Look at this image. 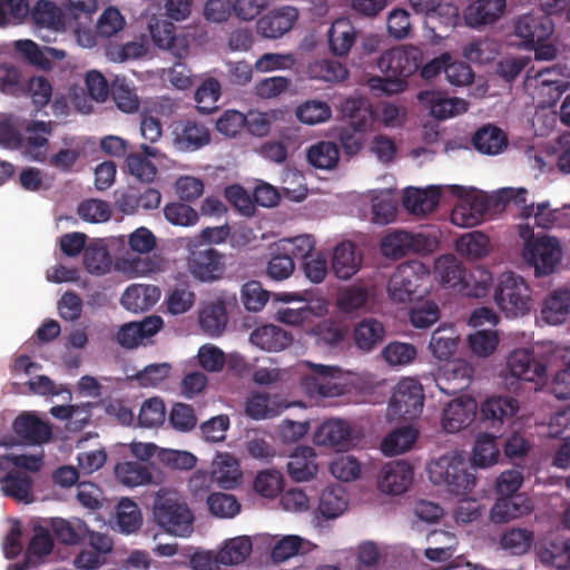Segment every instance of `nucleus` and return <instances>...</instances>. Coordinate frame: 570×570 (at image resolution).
Wrapping results in <instances>:
<instances>
[{
    "mask_svg": "<svg viewBox=\"0 0 570 570\" xmlns=\"http://www.w3.org/2000/svg\"><path fill=\"white\" fill-rule=\"evenodd\" d=\"M489 209L485 198L473 196L462 199L451 213V222L460 227H473L479 225Z\"/></svg>",
    "mask_w": 570,
    "mask_h": 570,
    "instance_id": "nucleus-27",
    "label": "nucleus"
},
{
    "mask_svg": "<svg viewBox=\"0 0 570 570\" xmlns=\"http://www.w3.org/2000/svg\"><path fill=\"white\" fill-rule=\"evenodd\" d=\"M31 20L39 28L53 31L65 29V18L61 9L49 0H39L30 11Z\"/></svg>",
    "mask_w": 570,
    "mask_h": 570,
    "instance_id": "nucleus-43",
    "label": "nucleus"
},
{
    "mask_svg": "<svg viewBox=\"0 0 570 570\" xmlns=\"http://www.w3.org/2000/svg\"><path fill=\"white\" fill-rule=\"evenodd\" d=\"M426 26L431 28L434 36L439 39L448 37V33H436V29L443 32L452 30L459 22V8L452 3H440L433 11L426 16Z\"/></svg>",
    "mask_w": 570,
    "mask_h": 570,
    "instance_id": "nucleus-47",
    "label": "nucleus"
},
{
    "mask_svg": "<svg viewBox=\"0 0 570 570\" xmlns=\"http://www.w3.org/2000/svg\"><path fill=\"white\" fill-rule=\"evenodd\" d=\"M160 289L155 285L132 284L121 296V305L130 312L150 309L159 299Z\"/></svg>",
    "mask_w": 570,
    "mask_h": 570,
    "instance_id": "nucleus-31",
    "label": "nucleus"
},
{
    "mask_svg": "<svg viewBox=\"0 0 570 570\" xmlns=\"http://www.w3.org/2000/svg\"><path fill=\"white\" fill-rule=\"evenodd\" d=\"M471 144L481 154L498 155L508 146V137L502 129L489 124L474 132Z\"/></svg>",
    "mask_w": 570,
    "mask_h": 570,
    "instance_id": "nucleus-35",
    "label": "nucleus"
},
{
    "mask_svg": "<svg viewBox=\"0 0 570 570\" xmlns=\"http://www.w3.org/2000/svg\"><path fill=\"white\" fill-rule=\"evenodd\" d=\"M500 452L495 443V438L491 434H480L473 448L472 465L488 468L497 463Z\"/></svg>",
    "mask_w": 570,
    "mask_h": 570,
    "instance_id": "nucleus-57",
    "label": "nucleus"
},
{
    "mask_svg": "<svg viewBox=\"0 0 570 570\" xmlns=\"http://www.w3.org/2000/svg\"><path fill=\"white\" fill-rule=\"evenodd\" d=\"M570 312V289L558 288L550 293L543 302L542 318L551 325L566 321Z\"/></svg>",
    "mask_w": 570,
    "mask_h": 570,
    "instance_id": "nucleus-39",
    "label": "nucleus"
},
{
    "mask_svg": "<svg viewBox=\"0 0 570 570\" xmlns=\"http://www.w3.org/2000/svg\"><path fill=\"white\" fill-rule=\"evenodd\" d=\"M13 432L28 444H41L51 438L50 426L32 414H20L12 423Z\"/></svg>",
    "mask_w": 570,
    "mask_h": 570,
    "instance_id": "nucleus-29",
    "label": "nucleus"
},
{
    "mask_svg": "<svg viewBox=\"0 0 570 570\" xmlns=\"http://www.w3.org/2000/svg\"><path fill=\"white\" fill-rule=\"evenodd\" d=\"M476 403L473 399H456L448 403L442 414V426L449 433H455L468 426L474 419Z\"/></svg>",
    "mask_w": 570,
    "mask_h": 570,
    "instance_id": "nucleus-22",
    "label": "nucleus"
},
{
    "mask_svg": "<svg viewBox=\"0 0 570 570\" xmlns=\"http://www.w3.org/2000/svg\"><path fill=\"white\" fill-rule=\"evenodd\" d=\"M303 365L309 372L302 375L301 387L309 397H333L344 393V384L336 381L342 375L338 366L314 364L308 361Z\"/></svg>",
    "mask_w": 570,
    "mask_h": 570,
    "instance_id": "nucleus-9",
    "label": "nucleus"
},
{
    "mask_svg": "<svg viewBox=\"0 0 570 570\" xmlns=\"http://www.w3.org/2000/svg\"><path fill=\"white\" fill-rule=\"evenodd\" d=\"M370 293L363 285H350L337 293V306L344 313H352L363 308L368 301Z\"/></svg>",
    "mask_w": 570,
    "mask_h": 570,
    "instance_id": "nucleus-60",
    "label": "nucleus"
},
{
    "mask_svg": "<svg viewBox=\"0 0 570 570\" xmlns=\"http://www.w3.org/2000/svg\"><path fill=\"white\" fill-rule=\"evenodd\" d=\"M459 336L452 325L439 326L431 335L429 350L439 361H449L456 352Z\"/></svg>",
    "mask_w": 570,
    "mask_h": 570,
    "instance_id": "nucleus-40",
    "label": "nucleus"
},
{
    "mask_svg": "<svg viewBox=\"0 0 570 570\" xmlns=\"http://www.w3.org/2000/svg\"><path fill=\"white\" fill-rule=\"evenodd\" d=\"M494 301L507 316H523L531 308V289L522 276L505 272L498 279Z\"/></svg>",
    "mask_w": 570,
    "mask_h": 570,
    "instance_id": "nucleus-7",
    "label": "nucleus"
},
{
    "mask_svg": "<svg viewBox=\"0 0 570 570\" xmlns=\"http://www.w3.org/2000/svg\"><path fill=\"white\" fill-rule=\"evenodd\" d=\"M492 284V274L482 267L466 272L456 291L462 296L480 298L488 295Z\"/></svg>",
    "mask_w": 570,
    "mask_h": 570,
    "instance_id": "nucleus-44",
    "label": "nucleus"
},
{
    "mask_svg": "<svg viewBox=\"0 0 570 570\" xmlns=\"http://www.w3.org/2000/svg\"><path fill=\"white\" fill-rule=\"evenodd\" d=\"M347 507V494L342 485L335 484L325 488L318 499V512L325 519L340 517Z\"/></svg>",
    "mask_w": 570,
    "mask_h": 570,
    "instance_id": "nucleus-46",
    "label": "nucleus"
},
{
    "mask_svg": "<svg viewBox=\"0 0 570 570\" xmlns=\"http://www.w3.org/2000/svg\"><path fill=\"white\" fill-rule=\"evenodd\" d=\"M309 334L316 338L318 345L336 346L345 337V330L331 320H324L313 326Z\"/></svg>",
    "mask_w": 570,
    "mask_h": 570,
    "instance_id": "nucleus-63",
    "label": "nucleus"
},
{
    "mask_svg": "<svg viewBox=\"0 0 570 570\" xmlns=\"http://www.w3.org/2000/svg\"><path fill=\"white\" fill-rule=\"evenodd\" d=\"M384 361L391 366H405L411 364L416 355V347L411 343L391 342L381 352Z\"/></svg>",
    "mask_w": 570,
    "mask_h": 570,
    "instance_id": "nucleus-62",
    "label": "nucleus"
},
{
    "mask_svg": "<svg viewBox=\"0 0 570 570\" xmlns=\"http://www.w3.org/2000/svg\"><path fill=\"white\" fill-rule=\"evenodd\" d=\"M429 540L434 547H429L424 556L431 561H445L452 558L458 541L453 533L444 530H434L430 533Z\"/></svg>",
    "mask_w": 570,
    "mask_h": 570,
    "instance_id": "nucleus-50",
    "label": "nucleus"
},
{
    "mask_svg": "<svg viewBox=\"0 0 570 570\" xmlns=\"http://www.w3.org/2000/svg\"><path fill=\"white\" fill-rule=\"evenodd\" d=\"M222 86L215 78L205 79L195 92L197 109L204 115L212 114L217 109V101L220 98Z\"/></svg>",
    "mask_w": 570,
    "mask_h": 570,
    "instance_id": "nucleus-58",
    "label": "nucleus"
},
{
    "mask_svg": "<svg viewBox=\"0 0 570 570\" xmlns=\"http://www.w3.org/2000/svg\"><path fill=\"white\" fill-rule=\"evenodd\" d=\"M520 236L527 238L523 257L534 267L535 275H549L554 272L562 258V247L557 237L534 235L529 225H520Z\"/></svg>",
    "mask_w": 570,
    "mask_h": 570,
    "instance_id": "nucleus-6",
    "label": "nucleus"
},
{
    "mask_svg": "<svg viewBox=\"0 0 570 570\" xmlns=\"http://www.w3.org/2000/svg\"><path fill=\"white\" fill-rule=\"evenodd\" d=\"M474 368L466 361L458 358L448 362L438 373L435 384L446 395H455L469 387Z\"/></svg>",
    "mask_w": 570,
    "mask_h": 570,
    "instance_id": "nucleus-18",
    "label": "nucleus"
},
{
    "mask_svg": "<svg viewBox=\"0 0 570 570\" xmlns=\"http://www.w3.org/2000/svg\"><path fill=\"white\" fill-rule=\"evenodd\" d=\"M116 478L129 488L147 484L153 475L147 465L138 461L120 462L115 468Z\"/></svg>",
    "mask_w": 570,
    "mask_h": 570,
    "instance_id": "nucleus-51",
    "label": "nucleus"
},
{
    "mask_svg": "<svg viewBox=\"0 0 570 570\" xmlns=\"http://www.w3.org/2000/svg\"><path fill=\"white\" fill-rule=\"evenodd\" d=\"M422 65V53L415 47H395L384 51L377 59V68L384 77L371 79L372 88L392 95L406 88V78L419 70Z\"/></svg>",
    "mask_w": 570,
    "mask_h": 570,
    "instance_id": "nucleus-1",
    "label": "nucleus"
},
{
    "mask_svg": "<svg viewBox=\"0 0 570 570\" xmlns=\"http://www.w3.org/2000/svg\"><path fill=\"white\" fill-rule=\"evenodd\" d=\"M413 468L404 460L391 461L382 466L377 476V488L382 493L400 495L412 484Z\"/></svg>",
    "mask_w": 570,
    "mask_h": 570,
    "instance_id": "nucleus-16",
    "label": "nucleus"
},
{
    "mask_svg": "<svg viewBox=\"0 0 570 570\" xmlns=\"http://www.w3.org/2000/svg\"><path fill=\"white\" fill-rule=\"evenodd\" d=\"M327 36L331 52L344 57L355 43L357 31L347 18H340L332 23Z\"/></svg>",
    "mask_w": 570,
    "mask_h": 570,
    "instance_id": "nucleus-33",
    "label": "nucleus"
},
{
    "mask_svg": "<svg viewBox=\"0 0 570 570\" xmlns=\"http://www.w3.org/2000/svg\"><path fill=\"white\" fill-rule=\"evenodd\" d=\"M519 411V401L509 395L493 396L481 405L482 417L491 421L492 426L512 419Z\"/></svg>",
    "mask_w": 570,
    "mask_h": 570,
    "instance_id": "nucleus-37",
    "label": "nucleus"
},
{
    "mask_svg": "<svg viewBox=\"0 0 570 570\" xmlns=\"http://www.w3.org/2000/svg\"><path fill=\"white\" fill-rule=\"evenodd\" d=\"M0 91L8 96H19L26 91L22 73L12 63H0Z\"/></svg>",
    "mask_w": 570,
    "mask_h": 570,
    "instance_id": "nucleus-64",
    "label": "nucleus"
},
{
    "mask_svg": "<svg viewBox=\"0 0 570 570\" xmlns=\"http://www.w3.org/2000/svg\"><path fill=\"white\" fill-rule=\"evenodd\" d=\"M142 522L141 512L137 503L124 498L117 505V528L120 532L130 534L136 532Z\"/></svg>",
    "mask_w": 570,
    "mask_h": 570,
    "instance_id": "nucleus-55",
    "label": "nucleus"
},
{
    "mask_svg": "<svg viewBox=\"0 0 570 570\" xmlns=\"http://www.w3.org/2000/svg\"><path fill=\"white\" fill-rule=\"evenodd\" d=\"M240 479L238 462L230 455H220L213 464L210 476L204 472L197 471L189 480L191 489L207 487L210 481H215L223 489L235 488Z\"/></svg>",
    "mask_w": 570,
    "mask_h": 570,
    "instance_id": "nucleus-12",
    "label": "nucleus"
},
{
    "mask_svg": "<svg viewBox=\"0 0 570 570\" xmlns=\"http://www.w3.org/2000/svg\"><path fill=\"white\" fill-rule=\"evenodd\" d=\"M543 563L558 569L570 567V540H552L547 542L539 551Z\"/></svg>",
    "mask_w": 570,
    "mask_h": 570,
    "instance_id": "nucleus-53",
    "label": "nucleus"
},
{
    "mask_svg": "<svg viewBox=\"0 0 570 570\" xmlns=\"http://www.w3.org/2000/svg\"><path fill=\"white\" fill-rule=\"evenodd\" d=\"M153 514L155 522L169 534L187 537L193 532L194 514L175 491L160 489L156 493Z\"/></svg>",
    "mask_w": 570,
    "mask_h": 570,
    "instance_id": "nucleus-4",
    "label": "nucleus"
},
{
    "mask_svg": "<svg viewBox=\"0 0 570 570\" xmlns=\"http://www.w3.org/2000/svg\"><path fill=\"white\" fill-rule=\"evenodd\" d=\"M474 466L456 452L444 454L428 466L431 482L445 485L455 495L465 494L474 487Z\"/></svg>",
    "mask_w": 570,
    "mask_h": 570,
    "instance_id": "nucleus-3",
    "label": "nucleus"
},
{
    "mask_svg": "<svg viewBox=\"0 0 570 570\" xmlns=\"http://www.w3.org/2000/svg\"><path fill=\"white\" fill-rule=\"evenodd\" d=\"M308 163L320 169H332L340 160V150L333 141H318L307 149Z\"/></svg>",
    "mask_w": 570,
    "mask_h": 570,
    "instance_id": "nucleus-52",
    "label": "nucleus"
},
{
    "mask_svg": "<svg viewBox=\"0 0 570 570\" xmlns=\"http://www.w3.org/2000/svg\"><path fill=\"white\" fill-rule=\"evenodd\" d=\"M466 271L462 263L452 254L442 255L434 263L436 279L443 286L454 291H456Z\"/></svg>",
    "mask_w": 570,
    "mask_h": 570,
    "instance_id": "nucleus-45",
    "label": "nucleus"
},
{
    "mask_svg": "<svg viewBox=\"0 0 570 570\" xmlns=\"http://www.w3.org/2000/svg\"><path fill=\"white\" fill-rule=\"evenodd\" d=\"M419 438L413 426H401L391 431L382 441L381 449L386 455H396L410 450Z\"/></svg>",
    "mask_w": 570,
    "mask_h": 570,
    "instance_id": "nucleus-48",
    "label": "nucleus"
},
{
    "mask_svg": "<svg viewBox=\"0 0 570 570\" xmlns=\"http://www.w3.org/2000/svg\"><path fill=\"white\" fill-rule=\"evenodd\" d=\"M306 75L313 80L325 82H341L347 79L346 66L333 59H318L311 61L306 67Z\"/></svg>",
    "mask_w": 570,
    "mask_h": 570,
    "instance_id": "nucleus-42",
    "label": "nucleus"
},
{
    "mask_svg": "<svg viewBox=\"0 0 570 570\" xmlns=\"http://www.w3.org/2000/svg\"><path fill=\"white\" fill-rule=\"evenodd\" d=\"M439 247V238L426 233L395 230L385 235L381 242L383 256L399 259L403 256L415 254H430Z\"/></svg>",
    "mask_w": 570,
    "mask_h": 570,
    "instance_id": "nucleus-8",
    "label": "nucleus"
},
{
    "mask_svg": "<svg viewBox=\"0 0 570 570\" xmlns=\"http://www.w3.org/2000/svg\"><path fill=\"white\" fill-rule=\"evenodd\" d=\"M173 144L179 151H196L210 144L209 128L196 120L184 119L173 126Z\"/></svg>",
    "mask_w": 570,
    "mask_h": 570,
    "instance_id": "nucleus-14",
    "label": "nucleus"
},
{
    "mask_svg": "<svg viewBox=\"0 0 570 570\" xmlns=\"http://www.w3.org/2000/svg\"><path fill=\"white\" fill-rule=\"evenodd\" d=\"M505 7V0H475L465 9V22L473 28L491 24L500 19Z\"/></svg>",
    "mask_w": 570,
    "mask_h": 570,
    "instance_id": "nucleus-26",
    "label": "nucleus"
},
{
    "mask_svg": "<svg viewBox=\"0 0 570 570\" xmlns=\"http://www.w3.org/2000/svg\"><path fill=\"white\" fill-rule=\"evenodd\" d=\"M253 345L267 352H279L291 345L293 337L279 326L268 324L255 328L249 336Z\"/></svg>",
    "mask_w": 570,
    "mask_h": 570,
    "instance_id": "nucleus-30",
    "label": "nucleus"
},
{
    "mask_svg": "<svg viewBox=\"0 0 570 570\" xmlns=\"http://www.w3.org/2000/svg\"><path fill=\"white\" fill-rule=\"evenodd\" d=\"M430 269L420 261L400 264L392 274L387 291L393 301L405 303L429 292Z\"/></svg>",
    "mask_w": 570,
    "mask_h": 570,
    "instance_id": "nucleus-5",
    "label": "nucleus"
},
{
    "mask_svg": "<svg viewBox=\"0 0 570 570\" xmlns=\"http://www.w3.org/2000/svg\"><path fill=\"white\" fill-rule=\"evenodd\" d=\"M187 266L195 279L214 283L225 275V255L210 246H194L189 248Z\"/></svg>",
    "mask_w": 570,
    "mask_h": 570,
    "instance_id": "nucleus-10",
    "label": "nucleus"
},
{
    "mask_svg": "<svg viewBox=\"0 0 570 570\" xmlns=\"http://www.w3.org/2000/svg\"><path fill=\"white\" fill-rule=\"evenodd\" d=\"M163 325V318L157 315L146 316L140 322H128L119 327L116 341L121 347L132 350L145 344V341L157 334Z\"/></svg>",
    "mask_w": 570,
    "mask_h": 570,
    "instance_id": "nucleus-19",
    "label": "nucleus"
},
{
    "mask_svg": "<svg viewBox=\"0 0 570 570\" xmlns=\"http://www.w3.org/2000/svg\"><path fill=\"white\" fill-rule=\"evenodd\" d=\"M424 405V393L421 383L412 377L401 380L389 403L391 413L404 420L417 417Z\"/></svg>",
    "mask_w": 570,
    "mask_h": 570,
    "instance_id": "nucleus-11",
    "label": "nucleus"
},
{
    "mask_svg": "<svg viewBox=\"0 0 570 570\" xmlns=\"http://www.w3.org/2000/svg\"><path fill=\"white\" fill-rule=\"evenodd\" d=\"M341 112L346 124L340 128L338 139L344 153L354 156L364 145L365 132L373 124L374 112L368 100L362 97L345 99Z\"/></svg>",
    "mask_w": 570,
    "mask_h": 570,
    "instance_id": "nucleus-2",
    "label": "nucleus"
},
{
    "mask_svg": "<svg viewBox=\"0 0 570 570\" xmlns=\"http://www.w3.org/2000/svg\"><path fill=\"white\" fill-rule=\"evenodd\" d=\"M199 324L204 332L210 336L220 335L227 324V312L223 301L209 303L199 314Z\"/></svg>",
    "mask_w": 570,
    "mask_h": 570,
    "instance_id": "nucleus-49",
    "label": "nucleus"
},
{
    "mask_svg": "<svg viewBox=\"0 0 570 570\" xmlns=\"http://www.w3.org/2000/svg\"><path fill=\"white\" fill-rule=\"evenodd\" d=\"M52 528L58 540L66 544H77L89 533L87 524L80 519L75 522L57 519L53 521Z\"/></svg>",
    "mask_w": 570,
    "mask_h": 570,
    "instance_id": "nucleus-61",
    "label": "nucleus"
},
{
    "mask_svg": "<svg viewBox=\"0 0 570 570\" xmlns=\"http://www.w3.org/2000/svg\"><path fill=\"white\" fill-rule=\"evenodd\" d=\"M288 405L276 396L266 393H252L246 401L245 412L254 420L272 419L279 415Z\"/></svg>",
    "mask_w": 570,
    "mask_h": 570,
    "instance_id": "nucleus-36",
    "label": "nucleus"
},
{
    "mask_svg": "<svg viewBox=\"0 0 570 570\" xmlns=\"http://www.w3.org/2000/svg\"><path fill=\"white\" fill-rule=\"evenodd\" d=\"M298 19V11L292 6L269 10L256 21V31L266 39H278L289 32Z\"/></svg>",
    "mask_w": 570,
    "mask_h": 570,
    "instance_id": "nucleus-17",
    "label": "nucleus"
},
{
    "mask_svg": "<svg viewBox=\"0 0 570 570\" xmlns=\"http://www.w3.org/2000/svg\"><path fill=\"white\" fill-rule=\"evenodd\" d=\"M362 253L357 246L347 240L336 245L332 259V268L337 278L350 279L362 265Z\"/></svg>",
    "mask_w": 570,
    "mask_h": 570,
    "instance_id": "nucleus-23",
    "label": "nucleus"
},
{
    "mask_svg": "<svg viewBox=\"0 0 570 570\" xmlns=\"http://www.w3.org/2000/svg\"><path fill=\"white\" fill-rule=\"evenodd\" d=\"M313 439L317 445L336 448L342 451L351 443V429L343 420H328L317 428Z\"/></svg>",
    "mask_w": 570,
    "mask_h": 570,
    "instance_id": "nucleus-24",
    "label": "nucleus"
},
{
    "mask_svg": "<svg viewBox=\"0 0 570 570\" xmlns=\"http://www.w3.org/2000/svg\"><path fill=\"white\" fill-rule=\"evenodd\" d=\"M317 470L316 453L311 446H298L287 462V473L296 482L313 479Z\"/></svg>",
    "mask_w": 570,
    "mask_h": 570,
    "instance_id": "nucleus-32",
    "label": "nucleus"
},
{
    "mask_svg": "<svg viewBox=\"0 0 570 570\" xmlns=\"http://www.w3.org/2000/svg\"><path fill=\"white\" fill-rule=\"evenodd\" d=\"M315 248V239L312 235H298L292 238H283L276 244L277 252H284L291 259H306Z\"/></svg>",
    "mask_w": 570,
    "mask_h": 570,
    "instance_id": "nucleus-59",
    "label": "nucleus"
},
{
    "mask_svg": "<svg viewBox=\"0 0 570 570\" xmlns=\"http://www.w3.org/2000/svg\"><path fill=\"white\" fill-rule=\"evenodd\" d=\"M24 130L28 134L26 153L32 160L43 163L47 159L48 137L52 132L51 122L32 120L27 124Z\"/></svg>",
    "mask_w": 570,
    "mask_h": 570,
    "instance_id": "nucleus-28",
    "label": "nucleus"
},
{
    "mask_svg": "<svg viewBox=\"0 0 570 570\" xmlns=\"http://www.w3.org/2000/svg\"><path fill=\"white\" fill-rule=\"evenodd\" d=\"M353 337L358 350L371 352L384 341L385 327L373 317L364 318L354 327Z\"/></svg>",
    "mask_w": 570,
    "mask_h": 570,
    "instance_id": "nucleus-38",
    "label": "nucleus"
},
{
    "mask_svg": "<svg viewBox=\"0 0 570 570\" xmlns=\"http://www.w3.org/2000/svg\"><path fill=\"white\" fill-rule=\"evenodd\" d=\"M0 489L4 497L13 499L19 503H31L33 501L32 478L24 471L10 470L0 479Z\"/></svg>",
    "mask_w": 570,
    "mask_h": 570,
    "instance_id": "nucleus-25",
    "label": "nucleus"
},
{
    "mask_svg": "<svg viewBox=\"0 0 570 570\" xmlns=\"http://www.w3.org/2000/svg\"><path fill=\"white\" fill-rule=\"evenodd\" d=\"M441 191L439 187L426 189L407 188L403 196L404 207L414 215L432 213L439 205Z\"/></svg>",
    "mask_w": 570,
    "mask_h": 570,
    "instance_id": "nucleus-34",
    "label": "nucleus"
},
{
    "mask_svg": "<svg viewBox=\"0 0 570 570\" xmlns=\"http://www.w3.org/2000/svg\"><path fill=\"white\" fill-rule=\"evenodd\" d=\"M417 99L422 105L430 108L434 118L441 120L465 112L469 106L464 99L446 97L434 90L421 91Z\"/></svg>",
    "mask_w": 570,
    "mask_h": 570,
    "instance_id": "nucleus-21",
    "label": "nucleus"
},
{
    "mask_svg": "<svg viewBox=\"0 0 570 570\" xmlns=\"http://www.w3.org/2000/svg\"><path fill=\"white\" fill-rule=\"evenodd\" d=\"M527 499L521 495H500L491 510V519L497 523L508 522L529 513Z\"/></svg>",
    "mask_w": 570,
    "mask_h": 570,
    "instance_id": "nucleus-41",
    "label": "nucleus"
},
{
    "mask_svg": "<svg viewBox=\"0 0 570 570\" xmlns=\"http://www.w3.org/2000/svg\"><path fill=\"white\" fill-rule=\"evenodd\" d=\"M553 30L552 19L543 14L527 13L519 17L514 23V33L525 48L548 41Z\"/></svg>",
    "mask_w": 570,
    "mask_h": 570,
    "instance_id": "nucleus-15",
    "label": "nucleus"
},
{
    "mask_svg": "<svg viewBox=\"0 0 570 570\" xmlns=\"http://www.w3.org/2000/svg\"><path fill=\"white\" fill-rule=\"evenodd\" d=\"M126 27V19L114 6L104 9L95 24L96 36L108 39L117 36Z\"/></svg>",
    "mask_w": 570,
    "mask_h": 570,
    "instance_id": "nucleus-54",
    "label": "nucleus"
},
{
    "mask_svg": "<svg viewBox=\"0 0 570 570\" xmlns=\"http://www.w3.org/2000/svg\"><path fill=\"white\" fill-rule=\"evenodd\" d=\"M149 32L154 45L169 51L175 58L181 60L189 55V37L185 33H177L173 22L156 20L149 24Z\"/></svg>",
    "mask_w": 570,
    "mask_h": 570,
    "instance_id": "nucleus-13",
    "label": "nucleus"
},
{
    "mask_svg": "<svg viewBox=\"0 0 570 570\" xmlns=\"http://www.w3.org/2000/svg\"><path fill=\"white\" fill-rule=\"evenodd\" d=\"M507 368L511 376L528 382L543 380L547 376L546 365L527 348L512 351L507 358Z\"/></svg>",
    "mask_w": 570,
    "mask_h": 570,
    "instance_id": "nucleus-20",
    "label": "nucleus"
},
{
    "mask_svg": "<svg viewBox=\"0 0 570 570\" xmlns=\"http://www.w3.org/2000/svg\"><path fill=\"white\" fill-rule=\"evenodd\" d=\"M252 552V542L247 537L230 539L217 554L222 564L234 566L243 563Z\"/></svg>",
    "mask_w": 570,
    "mask_h": 570,
    "instance_id": "nucleus-56",
    "label": "nucleus"
}]
</instances>
